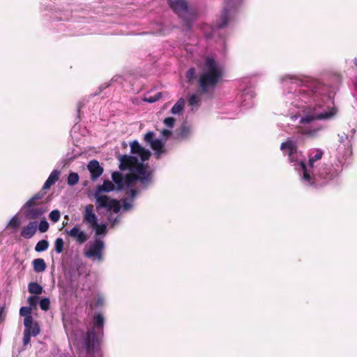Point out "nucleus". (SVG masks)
Masks as SVG:
<instances>
[{
	"mask_svg": "<svg viewBox=\"0 0 357 357\" xmlns=\"http://www.w3.org/2000/svg\"><path fill=\"white\" fill-rule=\"evenodd\" d=\"M91 229L95 230V238H98L100 236H105L107 231L106 224H98L97 222Z\"/></svg>",
	"mask_w": 357,
	"mask_h": 357,
	"instance_id": "nucleus-27",
	"label": "nucleus"
},
{
	"mask_svg": "<svg viewBox=\"0 0 357 357\" xmlns=\"http://www.w3.org/2000/svg\"><path fill=\"white\" fill-rule=\"evenodd\" d=\"M284 156L287 157L288 162L294 167L296 171L300 174L306 167L303 152L298 149L297 140L293 137H288L280 144V147Z\"/></svg>",
	"mask_w": 357,
	"mask_h": 357,
	"instance_id": "nucleus-7",
	"label": "nucleus"
},
{
	"mask_svg": "<svg viewBox=\"0 0 357 357\" xmlns=\"http://www.w3.org/2000/svg\"><path fill=\"white\" fill-rule=\"evenodd\" d=\"M185 105V99L181 98L178 100L174 104V105L171 109V113L172 114H179L183 110Z\"/></svg>",
	"mask_w": 357,
	"mask_h": 357,
	"instance_id": "nucleus-28",
	"label": "nucleus"
},
{
	"mask_svg": "<svg viewBox=\"0 0 357 357\" xmlns=\"http://www.w3.org/2000/svg\"><path fill=\"white\" fill-rule=\"evenodd\" d=\"M49 218L52 222L56 223L60 220L61 213L58 209H54L50 213Z\"/></svg>",
	"mask_w": 357,
	"mask_h": 357,
	"instance_id": "nucleus-35",
	"label": "nucleus"
},
{
	"mask_svg": "<svg viewBox=\"0 0 357 357\" xmlns=\"http://www.w3.org/2000/svg\"><path fill=\"white\" fill-rule=\"evenodd\" d=\"M33 268L36 273H41L45 271L47 265L42 258H38L32 261Z\"/></svg>",
	"mask_w": 357,
	"mask_h": 357,
	"instance_id": "nucleus-26",
	"label": "nucleus"
},
{
	"mask_svg": "<svg viewBox=\"0 0 357 357\" xmlns=\"http://www.w3.org/2000/svg\"><path fill=\"white\" fill-rule=\"evenodd\" d=\"M64 242L63 238H57L54 242V250L57 254H61L63 251Z\"/></svg>",
	"mask_w": 357,
	"mask_h": 357,
	"instance_id": "nucleus-32",
	"label": "nucleus"
},
{
	"mask_svg": "<svg viewBox=\"0 0 357 357\" xmlns=\"http://www.w3.org/2000/svg\"><path fill=\"white\" fill-rule=\"evenodd\" d=\"M50 301L48 298H44L39 302V305L41 310L47 311L50 308Z\"/></svg>",
	"mask_w": 357,
	"mask_h": 357,
	"instance_id": "nucleus-37",
	"label": "nucleus"
},
{
	"mask_svg": "<svg viewBox=\"0 0 357 357\" xmlns=\"http://www.w3.org/2000/svg\"><path fill=\"white\" fill-rule=\"evenodd\" d=\"M168 4L171 9L187 23L191 20L192 15L186 0H168Z\"/></svg>",
	"mask_w": 357,
	"mask_h": 357,
	"instance_id": "nucleus-12",
	"label": "nucleus"
},
{
	"mask_svg": "<svg viewBox=\"0 0 357 357\" xmlns=\"http://www.w3.org/2000/svg\"><path fill=\"white\" fill-rule=\"evenodd\" d=\"M79 175L75 172H70L68 176L67 183L70 186H73L79 181Z\"/></svg>",
	"mask_w": 357,
	"mask_h": 357,
	"instance_id": "nucleus-31",
	"label": "nucleus"
},
{
	"mask_svg": "<svg viewBox=\"0 0 357 357\" xmlns=\"http://www.w3.org/2000/svg\"><path fill=\"white\" fill-rule=\"evenodd\" d=\"M8 225L13 227V228H17L20 225V222L17 215H15L11 218L8 222Z\"/></svg>",
	"mask_w": 357,
	"mask_h": 357,
	"instance_id": "nucleus-46",
	"label": "nucleus"
},
{
	"mask_svg": "<svg viewBox=\"0 0 357 357\" xmlns=\"http://www.w3.org/2000/svg\"><path fill=\"white\" fill-rule=\"evenodd\" d=\"M342 167L340 165L323 164L310 171L306 166L300 173L301 183L312 188H321L327 185H337L341 182Z\"/></svg>",
	"mask_w": 357,
	"mask_h": 357,
	"instance_id": "nucleus-3",
	"label": "nucleus"
},
{
	"mask_svg": "<svg viewBox=\"0 0 357 357\" xmlns=\"http://www.w3.org/2000/svg\"><path fill=\"white\" fill-rule=\"evenodd\" d=\"M338 137H339V141L341 144H343L345 142V144H344V146H345L346 147H344V151L342 153L343 157L347 158V157L350 156L352 151H351V139H349V135L345 133H342V134H339Z\"/></svg>",
	"mask_w": 357,
	"mask_h": 357,
	"instance_id": "nucleus-24",
	"label": "nucleus"
},
{
	"mask_svg": "<svg viewBox=\"0 0 357 357\" xmlns=\"http://www.w3.org/2000/svg\"><path fill=\"white\" fill-rule=\"evenodd\" d=\"M124 189L126 190V194L128 197L119 200L120 202V205L121 206V212H127L132 210L134 207L133 202L135 198L138 193L142 191L141 190H139L137 186L131 188L126 187Z\"/></svg>",
	"mask_w": 357,
	"mask_h": 357,
	"instance_id": "nucleus-14",
	"label": "nucleus"
},
{
	"mask_svg": "<svg viewBox=\"0 0 357 357\" xmlns=\"http://www.w3.org/2000/svg\"><path fill=\"white\" fill-rule=\"evenodd\" d=\"M64 328H66V333H68V329H67L66 324H64Z\"/></svg>",
	"mask_w": 357,
	"mask_h": 357,
	"instance_id": "nucleus-53",
	"label": "nucleus"
},
{
	"mask_svg": "<svg viewBox=\"0 0 357 357\" xmlns=\"http://www.w3.org/2000/svg\"><path fill=\"white\" fill-rule=\"evenodd\" d=\"M118 205L119 207V209L118 210V211H115L113 209L109 210L107 208H102V210L104 209L107 213H109V214L107 215V221L110 225V227H112V228H114L116 226H117L118 225H119L121 222V218H122L121 214V206L120 205V202H118Z\"/></svg>",
	"mask_w": 357,
	"mask_h": 357,
	"instance_id": "nucleus-20",
	"label": "nucleus"
},
{
	"mask_svg": "<svg viewBox=\"0 0 357 357\" xmlns=\"http://www.w3.org/2000/svg\"><path fill=\"white\" fill-rule=\"evenodd\" d=\"M6 315V307L4 305L0 306V322L5 319Z\"/></svg>",
	"mask_w": 357,
	"mask_h": 357,
	"instance_id": "nucleus-47",
	"label": "nucleus"
},
{
	"mask_svg": "<svg viewBox=\"0 0 357 357\" xmlns=\"http://www.w3.org/2000/svg\"><path fill=\"white\" fill-rule=\"evenodd\" d=\"M31 314V308L30 307L24 306L20 309V314L22 317L30 316Z\"/></svg>",
	"mask_w": 357,
	"mask_h": 357,
	"instance_id": "nucleus-40",
	"label": "nucleus"
},
{
	"mask_svg": "<svg viewBox=\"0 0 357 357\" xmlns=\"http://www.w3.org/2000/svg\"><path fill=\"white\" fill-rule=\"evenodd\" d=\"M354 63L355 64V66H357V58H355V59H354Z\"/></svg>",
	"mask_w": 357,
	"mask_h": 357,
	"instance_id": "nucleus-52",
	"label": "nucleus"
},
{
	"mask_svg": "<svg viewBox=\"0 0 357 357\" xmlns=\"http://www.w3.org/2000/svg\"><path fill=\"white\" fill-rule=\"evenodd\" d=\"M279 82L283 89L287 116L298 121L303 135L318 136L324 127L315 121L330 120L337 113L331 87L303 73L284 74Z\"/></svg>",
	"mask_w": 357,
	"mask_h": 357,
	"instance_id": "nucleus-1",
	"label": "nucleus"
},
{
	"mask_svg": "<svg viewBox=\"0 0 357 357\" xmlns=\"http://www.w3.org/2000/svg\"><path fill=\"white\" fill-rule=\"evenodd\" d=\"M224 77V67L213 57L207 56L199 76L198 84L202 93L213 91Z\"/></svg>",
	"mask_w": 357,
	"mask_h": 357,
	"instance_id": "nucleus-5",
	"label": "nucleus"
},
{
	"mask_svg": "<svg viewBox=\"0 0 357 357\" xmlns=\"http://www.w3.org/2000/svg\"><path fill=\"white\" fill-rule=\"evenodd\" d=\"M176 120L173 117H167L164 119L163 123L168 128H173L175 125Z\"/></svg>",
	"mask_w": 357,
	"mask_h": 357,
	"instance_id": "nucleus-39",
	"label": "nucleus"
},
{
	"mask_svg": "<svg viewBox=\"0 0 357 357\" xmlns=\"http://www.w3.org/2000/svg\"><path fill=\"white\" fill-rule=\"evenodd\" d=\"M49 247V242L46 239L39 241L36 246L35 251L37 252H41L45 251Z\"/></svg>",
	"mask_w": 357,
	"mask_h": 357,
	"instance_id": "nucleus-30",
	"label": "nucleus"
},
{
	"mask_svg": "<svg viewBox=\"0 0 357 357\" xmlns=\"http://www.w3.org/2000/svg\"><path fill=\"white\" fill-rule=\"evenodd\" d=\"M354 85V87L357 89V76L355 77Z\"/></svg>",
	"mask_w": 357,
	"mask_h": 357,
	"instance_id": "nucleus-50",
	"label": "nucleus"
},
{
	"mask_svg": "<svg viewBox=\"0 0 357 357\" xmlns=\"http://www.w3.org/2000/svg\"><path fill=\"white\" fill-rule=\"evenodd\" d=\"M31 331L24 330L23 337V345L26 346L29 344L31 340Z\"/></svg>",
	"mask_w": 357,
	"mask_h": 357,
	"instance_id": "nucleus-41",
	"label": "nucleus"
},
{
	"mask_svg": "<svg viewBox=\"0 0 357 357\" xmlns=\"http://www.w3.org/2000/svg\"><path fill=\"white\" fill-rule=\"evenodd\" d=\"M50 227V225L47 220L43 217V219L40 221V222H38V229L41 233L46 232Z\"/></svg>",
	"mask_w": 357,
	"mask_h": 357,
	"instance_id": "nucleus-33",
	"label": "nucleus"
},
{
	"mask_svg": "<svg viewBox=\"0 0 357 357\" xmlns=\"http://www.w3.org/2000/svg\"><path fill=\"white\" fill-rule=\"evenodd\" d=\"M138 157L126 154L119 156L120 169L129 170L131 174L124 176L119 172L112 173V178L118 190L137 186L139 190H146L151 186V172L147 170L144 162L139 161Z\"/></svg>",
	"mask_w": 357,
	"mask_h": 357,
	"instance_id": "nucleus-2",
	"label": "nucleus"
},
{
	"mask_svg": "<svg viewBox=\"0 0 357 357\" xmlns=\"http://www.w3.org/2000/svg\"><path fill=\"white\" fill-rule=\"evenodd\" d=\"M158 34L160 35V36H164L166 34L165 33V31L164 29H160Z\"/></svg>",
	"mask_w": 357,
	"mask_h": 357,
	"instance_id": "nucleus-49",
	"label": "nucleus"
},
{
	"mask_svg": "<svg viewBox=\"0 0 357 357\" xmlns=\"http://www.w3.org/2000/svg\"><path fill=\"white\" fill-rule=\"evenodd\" d=\"M161 98V93L158 92L154 96H146L143 100L146 102L153 103L158 101Z\"/></svg>",
	"mask_w": 357,
	"mask_h": 357,
	"instance_id": "nucleus-36",
	"label": "nucleus"
},
{
	"mask_svg": "<svg viewBox=\"0 0 357 357\" xmlns=\"http://www.w3.org/2000/svg\"><path fill=\"white\" fill-rule=\"evenodd\" d=\"M202 93L197 92L192 93L188 98V105L190 107L191 111L197 109L201 104Z\"/></svg>",
	"mask_w": 357,
	"mask_h": 357,
	"instance_id": "nucleus-25",
	"label": "nucleus"
},
{
	"mask_svg": "<svg viewBox=\"0 0 357 357\" xmlns=\"http://www.w3.org/2000/svg\"><path fill=\"white\" fill-rule=\"evenodd\" d=\"M40 327L38 326V324L37 323H34L32 326H31V335L32 336H36L37 335L39 334L40 333Z\"/></svg>",
	"mask_w": 357,
	"mask_h": 357,
	"instance_id": "nucleus-44",
	"label": "nucleus"
},
{
	"mask_svg": "<svg viewBox=\"0 0 357 357\" xmlns=\"http://www.w3.org/2000/svg\"><path fill=\"white\" fill-rule=\"evenodd\" d=\"M338 151L340 153H341V147L340 146L338 147Z\"/></svg>",
	"mask_w": 357,
	"mask_h": 357,
	"instance_id": "nucleus-54",
	"label": "nucleus"
},
{
	"mask_svg": "<svg viewBox=\"0 0 357 357\" xmlns=\"http://www.w3.org/2000/svg\"><path fill=\"white\" fill-rule=\"evenodd\" d=\"M105 303V296L102 294L98 293L96 294L94 305L96 307H102Z\"/></svg>",
	"mask_w": 357,
	"mask_h": 357,
	"instance_id": "nucleus-34",
	"label": "nucleus"
},
{
	"mask_svg": "<svg viewBox=\"0 0 357 357\" xmlns=\"http://www.w3.org/2000/svg\"><path fill=\"white\" fill-rule=\"evenodd\" d=\"M28 290L31 294L40 295L43 291V288L37 282H30L28 285Z\"/></svg>",
	"mask_w": 357,
	"mask_h": 357,
	"instance_id": "nucleus-29",
	"label": "nucleus"
},
{
	"mask_svg": "<svg viewBox=\"0 0 357 357\" xmlns=\"http://www.w3.org/2000/svg\"><path fill=\"white\" fill-rule=\"evenodd\" d=\"M241 4V0H225V7L216 22L215 27L212 29L213 34H215V29L226 27L229 22L236 19Z\"/></svg>",
	"mask_w": 357,
	"mask_h": 357,
	"instance_id": "nucleus-9",
	"label": "nucleus"
},
{
	"mask_svg": "<svg viewBox=\"0 0 357 357\" xmlns=\"http://www.w3.org/2000/svg\"><path fill=\"white\" fill-rule=\"evenodd\" d=\"M45 194L43 190H40L22 206V211L26 219L36 220L43 218L47 211L45 204L43 201Z\"/></svg>",
	"mask_w": 357,
	"mask_h": 357,
	"instance_id": "nucleus-8",
	"label": "nucleus"
},
{
	"mask_svg": "<svg viewBox=\"0 0 357 357\" xmlns=\"http://www.w3.org/2000/svg\"><path fill=\"white\" fill-rule=\"evenodd\" d=\"M105 243L103 240L100 238H95L89 247L84 249V257L92 261L102 262L105 260Z\"/></svg>",
	"mask_w": 357,
	"mask_h": 357,
	"instance_id": "nucleus-10",
	"label": "nucleus"
},
{
	"mask_svg": "<svg viewBox=\"0 0 357 357\" xmlns=\"http://www.w3.org/2000/svg\"><path fill=\"white\" fill-rule=\"evenodd\" d=\"M83 220L90 228L98 222V216L94 213V206L92 204H88L84 207Z\"/></svg>",
	"mask_w": 357,
	"mask_h": 357,
	"instance_id": "nucleus-19",
	"label": "nucleus"
},
{
	"mask_svg": "<svg viewBox=\"0 0 357 357\" xmlns=\"http://www.w3.org/2000/svg\"><path fill=\"white\" fill-rule=\"evenodd\" d=\"M88 170L91 174L92 181L97 180L103 173V168L96 160H91L87 165Z\"/></svg>",
	"mask_w": 357,
	"mask_h": 357,
	"instance_id": "nucleus-21",
	"label": "nucleus"
},
{
	"mask_svg": "<svg viewBox=\"0 0 357 357\" xmlns=\"http://www.w3.org/2000/svg\"><path fill=\"white\" fill-rule=\"evenodd\" d=\"M130 145L131 153L139 156L142 162L149 159L151 155L150 151L143 148L137 140L132 141Z\"/></svg>",
	"mask_w": 357,
	"mask_h": 357,
	"instance_id": "nucleus-18",
	"label": "nucleus"
},
{
	"mask_svg": "<svg viewBox=\"0 0 357 357\" xmlns=\"http://www.w3.org/2000/svg\"><path fill=\"white\" fill-rule=\"evenodd\" d=\"M117 189L116 184L112 181L105 180L102 185H98L93 192V197L95 199V206L98 212L100 211L102 208H107L118 211L119 209V200L111 198L107 193L113 192Z\"/></svg>",
	"mask_w": 357,
	"mask_h": 357,
	"instance_id": "nucleus-6",
	"label": "nucleus"
},
{
	"mask_svg": "<svg viewBox=\"0 0 357 357\" xmlns=\"http://www.w3.org/2000/svg\"><path fill=\"white\" fill-rule=\"evenodd\" d=\"M172 135V132L168 129H162L160 131L161 139L162 140H167L171 135Z\"/></svg>",
	"mask_w": 357,
	"mask_h": 357,
	"instance_id": "nucleus-42",
	"label": "nucleus"
},
{
	"mask_svg": "<svg viewBox=\"0 0 357 357\" xmlns=\"http://www.w3.org/2000/svg\"><path fill=\"white\" fill-rule=\"evenodd\" d=\"M33 317L31 315L30 316H26L24 319V325L25 327L24 330H29L31 331V326L33 325Z\"/></svg>",
	"mask_w": 357,
	"mask_h": 357,
	"instance_id": "nucleus-38",
	"label": "nucleus"
},
{
	"mask_svg": "<svg viewBox=\"0 0 357 357\" xmlns=\"http://www.w3.org/2000/svg\"><path fill=\"white\" fill-rule=\"evenodd\" d=\"M81 107H82V105H81V103L79 102V105H77V112H78V113H79Z\"/></svg>",
	"mask_w": 357,
	"mask_h": 357,
	"instance_id": "nucleus-51",
	"label": "nucleus"
},
{
	"mask_svg": "<svg viewBox=\"0 0 357 357\" xmlns=\"http://www.w3.org/2000/svg\"><path fill=\"white\" fill-rule=\"evenodd\" d=\"M193 126L186 121L181 123L180 127L176 130L175 135L176 139L180 141L188 140L193 135Z\"/></svg>",
	"mask_w": 357,
	"mask_h": 357,
	"instance_id": "nucleus-16",
	"label": "nucleus"
},
{
	"mask_svg": "<svg viewBox=\"0 0 357 357\" xmlns=\"http://www.w3.org/2000/svg\"><path fill=\"white\" fill-rule=\"evenodd\" d=\"M195 76V69L194 68H190L186 72V78L191 81Z\"/></svg>",
	"mask_w": 357,
	"mask_h": 357,
	"instance_id": "nucleus-45",
	"label": "nucleus"
},
{
	"mask_svg": "<svg viewBox=\"0 0 357 357\" xmlns=\"http://www.w3.org/2000/svg\"><path fill=\"white\" fill-rule=\"evenodd\" d=\"M144 141L149 143L154 151L153 155L156 159H160L162 155L167 153L164 142L160 139H154V132L149 131L144 135Z\"/></svg>",
	"mask_w": 357,
	"mask_h": 357,
	"instance_id": "nucleus-13",
	"label": "nucleus"
},
{
	"mask_svg": "<svg viewBox=\"0 0 357 357\" xmlns=\"http://www.w3.org/2000/svg\"><path fill=\"white\" fill-rule=\"evenodd\" d=\"M60 174L61 172L59 170L54 169L49 175L40 190L45 192L46 190L50 189L59 180Z\"/></svg>",
	"mask_w": 357,
	"mask_h": 357,
	"instance_id": "nucleus-23",
	"label": "nucleus"
},
{
	"mask_svg": "<svg viewBox=\"0 0 357 357\" xmlns=\"http://www.w3.org/2000/svg\"><path fill=\"white\" fill-rule=\"evenodd\" d=\"M109 86V84H102L101 86H100L99 87V89H100V91H102L103 89H106L107 87Z\"/></svg>",
	"mask_w": 357,
	"mask_h": 357,
	"instance_id": "nucleus-48",
	"label": "nucleus"
},
{
	"mask_svg": "<svg viewBox=\"0 0 357 357\" xmlns=\"http://www.w3.org/2000/svg\"><path fill=\"white\" fill-rule=\"evenodd\" d=\"M66 233L68 234L75 242L79 245L85 243L89 238V234L84 231L82 230L78 225H75L70 229H66Z\"/></svg>",
	"mask_w": 357,
	"mask_h": 357,
	"instance_id": "nucleus-15",
	"label": "nucleus"
},
{
	"mask_svg": "<svg viewBox=\"0 0 357 357\" xmlns=\"http://www.w3.org/2000/svg\"><path fill=\"white\" fill-rule=\"evenodd\" d=\"M105 318L101 314H97L93 317V328L82 333L78 337L77 333L71 334V339L77 349L84 351L86 354H93L99 347L98 337L103 335V326Z\"/></svg>",
	"mask_w": 357,
	"mask_h": 357,
	"instance_id": "nucleus-4",
	"label": "nucleus"
},
{
	"mask_svg": "<svg viewBox=\"0 0 357 357\" xmlns=\"http://www.w3.org/2000/svg\"><path fill=\"white\" fill-rule=\"evenodd\" d=\"M28 303L30 307H34L38 303V298L36 296H31L28 298Z\"/></svg>",
	"mask_w": 357,
	"mask_h": 357,
	"instance_id": "nucleus-43",
	"label": "nucleus"
},
{
	"mask_svg": "<svg viewBox=\"0 0 357 357\" xmlns=\"http://www.w3.org/2000/svg\"><path fill=\"white\" fill-rule=\"evenodd\" d=\"M255 96V93L251 86H246L241 89L236 98V102L238 104L241 111H245L254 107Z\"/></svg>",
	"mask_w": 357,
	"mask_h": 357,
	"instance_id": "nucleus-11",
	"label": "nucleus"
},
{
	"mask_svg": "<svg viewBox=\"0 0 357 357\" xmlns=\"http://www.w3.org/2000/svg\"><path fill=\"white\" fill-rule=\"evenodd\" d=\"M324 153V151L320 149H312L309 152L308 165H306L310 171H313L315 168L321 166L318 165V162L322 158Z\"/></svg>",
	"mask_w": 357,
	"mask_h": 357,
	"instance_id": "nucleus-17",
	"label": "nucleus"
},
{
	"mask_svg": "<svg viewBox=\"0 0 357 357\" xmlns=\"http://www.w3.org/2000/svg\"><path fill=\"white\" fill-rule=\"evenodd\" d=\"M38 229V222L37 221H30L27 225L22 227L20 235L26 238L30 239L31 238Z\"/></svg>",
	"mask_w": 357,
	"mask_h": 357,
	"instance_id": "nucleus-22",
	"label": "nucleus"
}]
</instances>
